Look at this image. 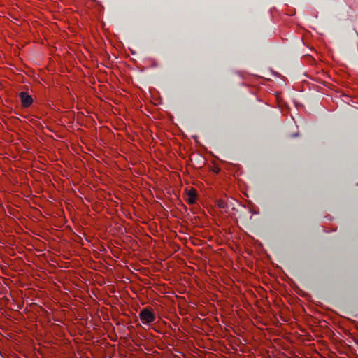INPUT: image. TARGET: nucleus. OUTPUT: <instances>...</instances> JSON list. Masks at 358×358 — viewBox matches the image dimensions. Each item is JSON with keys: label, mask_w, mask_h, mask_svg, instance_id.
<instances>
[{"label": "nucleus", "mask_w": 358, "mask_h": 358, "mask_svg": "<svg viewBox=\"0 0 358 358\" xmlns=\"http://www.w3.org/2000/svg\"><path fill=\"white\" fill-rule=\"evenodd\" d=\"M138 317H140V320H141L143 324H151L155 320V313L148 308L142 309L141 312L138 313Z\"/></svg>", "instance_id": "1"}, {"label": "nucleus", "mask_w": 358, "mask_h": 358, "mask_svg": "<svg viewBox=\"0 0 358 358\" xmlns=\"http://www.w3.org/2000/svg\"><path fill=\"white\" fill-rule=\"evenodd\" d=\"M19 98H20L22 106H23L24 108H27L32 104V98H31L30 95L27 92H20V93H19Z\"/></svg>", "instance_id": "2"}, {"label": "nucleus", "mask_w": 358, "mask_h": 358, "mask_svg": "<svg viewBox=\"0 0 358 358\" xmlns=\"http://www.w3.org/2000/svg\"><path fill=\"white\" fill-rule=\"evenodd\" d=\"M186 196H187V198H186V202H187L189 205H193L196 203V190L192 188L190 190L187 191V192H186Z\"/></svg>", "instance_id": "3"}, {"label": "nucleus", "mask_w": 358, "mask_h": 358, "mask_svg": "<svg viewBox=\"0 0 358 358\" xmlns=\"http://www.w3.org/2000/svg\"><path fill=\"white\" fill-rule=\"evenodd\" d=\"M217 207L224 209L226 208V203L222 200L217 201Z\"/></svg>", "instance_id": "4"}, {"label": "nucleus", "mask_w": 358, "mask_h": 358, "mask_svg": "<svg viewBox=\"0 0 358 358\" xmlns=\"http://www.w3.org/2000/svg\"><path fill=\"white\" fill-rule=\"evenodd\" d=\"M293 136V137H296V134H293V136Z\"/></svg>", "instance_id": "5"}, {"label": "nucleus", "mask_w": 358, "mask_h": 358, "mask_svg": "<svg viewBox=\"0 0 358 358\" xmlns=\"http://www.w3.org/2000/svg\"><path fill=\"white\" fill-rule=\"evenodd\" d=\"M288 358H292V357H288Z\"/></svg>", "instance_id": "6"}]
</instances>
